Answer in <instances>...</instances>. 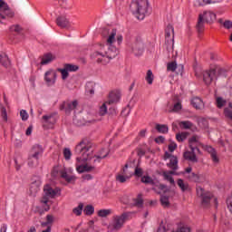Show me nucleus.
I'll return each instance as SVG.
<instances>
[{
  "label": "nucleus",
  "mask_w": 232,
  "mask_h": 232,
  "mask_svg": "<svg viewBox=\"0 0 232 232\" xmlns=\"http://www.w3.org/2000/svg\"><path fill=\"white\" fill-rule=\"evenodd\" d=\"M86 93H89L90 95H93V93H95V90H93V83L89 82L86 84Z\"/></svg>",
  "instance_id": "obj_53"
},
{
  "label": "nucleus",
  "mask_w": 232,
  "mask_h": 232,
  "mask_svg": "<svg viewBox=\"0 0 232 232\" xmlns=\"http://www.w3.org/2000/svg\"><path fill=\"white\" fill-rule=\"evenodd\" d=\"M72 173H73V169H66L58 165L53 169L51 176L53 179H64L67 182H72L75 180V177Z\"/></svg>",
  "instance_id": "obj_4"
},
{
  "label": "nucleus",
  "mask_w": 232,
  "mask_h": 232,
  "mask_svg": "<svg viewBox=\"0 0 232 232\" xmlns=\"http://www.w3.org/2000/svg\"><path fill=\"white\" fill-rule=\"evenodd\" d=\"M160 202L163 208H169V198L167 196L162 195L160 198Z\"/></svg>",
  "instance_id": "obj_49"
},
{
  "label": "nucleus",
  "mask_w": 232,
  "mask_h": 232,
  "mask_svg": "<svg viewBox=\"0 0 232 232\" xmlns=\"http://www.w3.org/2000/svg\"><path fill=\"white\" fill-rule=\"evenodd\" d=\"M143 173L144 172L142 171V169L136 167L134 169L133 175H134V177L140 178V177H142Z\"/></svg>",
  "instance_id": "obj_55"
},
{
  "label": "nucleus",
  "mask_w": 232,
  "mask_h": 232,
  "mask_svg": "<svg viewBox=\"0 0 232 232\" xmlns=\"http://www.w3.org/2000/svg\"><path fill=\"white\" fill-rule=\"evenodd\" d=\"M191 104L196 110H200V108L204 107V102H202V99L198 97H195L191 100Z\"/></svg>",
  "instance_id": "obj_29"
},
{
  "label": "nucleus",
  "mask_w": 232,
  "mask_h": 232,
  "mask_svg": "<svg viewBox=\"0 0 232 232\" xmlns=\"http://www.w3.org/2000/svg\"><path fill=\"white\" fill-rule=\"evenodd\" d=\"M173 232H191V228L186 225H179L176 229H172Z\"/></svg>",
  "instance_id": "obj_41"
},
{
  "label": "nucleus",
  "mask_w": 232,
  "mask_h": 232,
  "mask_svg": "<svg viewBox=\"0 0 232 232\" xmlns=\"http://www.w3.org/2000/svg\"><path fill=\"white\" fill-rule=\"evenodd\" d=\"M43 153H44V149L41 145H34L33 146L30 156L34 159V162H37V159L43 157Z\"/></svg>",
  "instance_id": "obj_17"
},
{
  "label": "nucleus",
  "mask_w": 232,
  "mask_h": 232,
  "mask_svg": "<svg viewBox=\"0 0 232 232\" xmlns=\"http://www.w3.org/2000/svg\"><path fill=\"white\" fill-rule=\"evenodd\" d=\"M11 32H21V27L19 25H13L11 27Z\"/></svg>",
  "instance_id": "obj_64"
},
{
  "label": "nucleus",
  "mask_w": 232,
  "mask_h": 232,
  "mask_svg": "<svg viewBox=\"0 0 232 232\" xmlns=\"http://www.w3.org/2000/svg\"><path fill=\"white\" fill-rule=\"evenodd\" d=\"M174 29L172 25H168L165 30V37L167 41H173Z\"/></svg>",
  "instance_id": "obj_32"
},
{
  "label": "nucleus",
  "mask_w": 232,
  "mask_h": 232,
  "mask_svg": "<svg viewBox=\"0 0 232 232\" xmlns=\"http://www.w3.org/2000/svg\"><path fill=\"white\" fill-rule=\"evenodd\" d=\"M77 101H72V102H65L62 105V109L65 110L66 113H70L72 110H75L78 106Z\"/></svg>",
  "instance_id": "obj_20"
},
{
  "label": "nucleus",
  "mask_w": 232,
  "mask_h": 232,
  "mask_svg": "<svg viewBox=\"0 0 232 232\" xmlns=\"http://www.w3.org/2000/svg\"><path fill=\"white\" fill-rule=\"evenodd\" d=\"M102 35L105 44H99L97 51L92 53V57L97 61V63L106 65L111 59L117 56V46L122 44L124 37L117 29L105 30Z\"/></svg>",
  "instance_id": "obj_2"
},
{
  "label": "nucleus",
  "mask_w": 232,
  "mask_h": 232,
  "mask_svg": "<svg viewBox=\"0 0 232 232\" xmlns=\"http://www.w3.org/2000/svg\"><path fill=\"white\" fill-rule=\"evenodd\" d=\"M175 150H177V143L170 142V144L169 145V150L170 151V153H173Z\"/></svg>",
  "instance_id": "obj_62"
},
{
  "label": "nucleus",
  "mask_w": 232,
  "mask_h": 232,
  "mask_svg": "<svg viewBox=\"0 0 232 232\" xmlns=\"http://www.w3.org/2000/svg\"><path fill=\"white\" fill-rule=\"evenodd\" d=\"M37 164H39V159H36V161H35V158L29 155L28 166H30L31 168H34V167L37 166Z\"/></svg>",
  "instance_id": "obj_47"
},
{
  "label": "nucleus",
  "mask_w": 232,
  "mask_h": 232,
  "mask_svg": "<svg viewBox=\"0 0 232 232\" xmlns=\"http://www.w3.org/2000/svg\"><path fill=\"white\" fill-rule=\"evenodd\" d=\"M225 115H226L228 119H231V120H232V111H231L229 109H227V108L225 109Z\"/></svg>",
  "instance_id": "obj_63"
},
{
  "label": "nucleus",
  "mask_w": 232,
  "mask_h": 232,
  "mask_svg": "<svg viewBox=\"0 0 232 232\" xmlns=\"http://www.w3.org/2000/svg\"><path fill=\"white\" fill-rule=\"evenodd\" d=\"M132 52L136 55H139V53L144 52V43L140 40L136 41L132 45Z\"/></svg>",
  "instance_id": "obj_23"
},
{
  "label": "nucleus",
  "mask_w": 232,
  "mask_h": 232,
  "mask_svg": "<svg viewBox=\"0 0 232 232\" xmlns=\"http://www.w3.org/2000/svg\"><path fill=\"white\" fill-rule=\"evenodd\" d=\"M172 126L173 130H175V126H179L181 130H191L193 123H191V121H175Z\"/></svg>",
  "instance_id": "obj_24"
},
{
  "label": "nucleus",
  "mask_w": 232,
  "mask_h": 232,
  "mask_svg": "<svg viewBox=\"0 0 232 232\" xmlns=\"http://www.w3.org/2000/svg\"><path fill=\"white\" fill-rule=\"evenodd\" d=\"M156 130L159 131V133H168L169 131L168 126L164 124H157Z\"/></svg>",
  "instance_id": "obj_46"
},
{
  "label": "nucleus",
  "mask_w": 232,
  "mask_h": 232,
  "mask_svg": "<svg viewBox=\"0 0 232 232\" xmlns=\"http://www.w3.org/2000/svg\"><path fill=\"white\" fill-rule=\"evenodd\" d=\"M205 21L200 18L198 16V24H197V29H198V32H202V30H204V24H205Z\"/></svg>",
  "instance_id": "obj_52"
},
{
  "label": "nucleus",
  "mask_w": 232,
  "mask_h": 232,
  "mask_svg": "<svg viewBox=\"0 0 232 232\" xmlns=\"http://www.w3.org/2000/svg\"><path fill=\"white\" fill-rule=\"evenodd\" d=\"M198 17H200L208 24H213V23L217 21V14L211 10L203 11L201 14H199Z\"/></svg>",
  "instance_id": "obj_10"
},
{
  "label": "nucleus",
  "mask_w": 232,
  "mask_h": 232,
  "mask_svg": "<svg viewBox=\"0 0 232 232\" xmlns=\"http://www.w3.org/2000/svg\"><path fill=\"white\" fill-rule=\"evenodd\" d=\"M217 79V71L210 70L203 72V81L207 86H209Z\"/></svg>",
  "instance_id": "obj_16"
},
{
  "label": "nucleus",
  "mask_w": 232,
  "mask_h": 232,
  "mask_svg": "<svg viewBox=\"0 0 232 232\" xmlns=\"http://www.w3.org/2000/svg\"><path fill=\"white\" fill-rule=\"evenodd\" d=\"M83 213L87 216L93 215V213H95V208L92 205H88L84 208Z\"/></svg>",
  "instance_id": "obj_44"
},
{
  "label": "nucleus",
  "mask_w": 232,
  "mask_h": 232,
  "mask_svg": "<svg viewBox=\"0 0 232 232\" xmlns=\"http://www.w3.org/2000/svg\"><path fill=\"white\" fill-rule=\"evenodd\" d=\"M56 23L60 28H68L72 26V23L70 22V19H68V16L66 15L63 9L58 10V17L56 19Z\"/></svg>",
  "instance_id": "obj_7"
},
{
  "label": "nucleus",
  "mask_w": 232,
  "mask_h": 232,
  "mask_svg": "<svg viewBox=\"0 0 232 232\" xmlns=\"http://www.w3.org/2000/svg\"><path fill=\"white\" fill-rule=\"evenodd\" d=\"M5 15H10V8L3 0H0V19H5Z\"/></svg>",
  "instance_id": "obj_22"
},
{
  "label": "nucleus",
  "mask_w": 232,
  "mask_h": 232,
  "mask_svg": "<svg viewBox=\"0 0 232 232\" xmlns=\"http://www.w3.org/2000/svg\"><path fill=\"white\" fill-rule=\"evenodd\" d=\"M165 140H166V138H164V136H159L155 138L156 144H164Z\"/></svg>",
  "instance_id": "obj_60"
},
{
  "label": "nucleus",
  "mask_w": 232,
  "mask_h": 232,
  "mask_svg": "<svg viewBox=\"0 0 232 232\" xmlns=\"http://www.w3.org/2000/svg\"><path fill=\"white\" fill-rule=\"evenodd\" d=\"M177 68L179 69V73H182V72H184V65L180 64V65L177 66L176 62H171V63H168V65H167V70L169 72H175V70H177Z\"/></svg>",
  "instance_id": "obj_25"
},
{
  "label": "nucleus",
  "mask_w": 232,
  "mask_h": 232,
  "mask_svg": "<svg viewBox=\"0 0 232 232\" xmlns=\"http://www.w3.org/2000/svg\"><path fill=\"white\" fill-rule=\"evenodd\" d=\"M188 135L189 134L188 132L178 133L176 135V139H177L178 142H184V140H186L188 139Z\"/></svg>",
  "instance_id": "obj_43"
},
{
  "label": "nucleus",
  "mask_w": 232,
  "mask_h": 232,
  "mask_svg": "<svg viewBox=\"0 0 232 232\" xmlns=\"http://www.w3.org/2000/svg\"><path fill=\"white\" fill-rule=\"evenodd\" d=\"M133 202L135 206H138V208H142V205L144 204V199H142V194H138L137 197L133 198Z\"/></svg>",
  "instance_id": "obj_40"
},
{
  "label": "nucleus",
  "mask_w": 232,
  "mask_h": 232,
  "mask_svg": "<svg viewBox=\"0 0 232 232\" xmlns=\"http://www.w3.org/2000/svg\"><path fill=\"white\" fill-rule=\"evenodd\" d=\"M195 6H207L208 0H196L194 3Z\"/></svg>",
  "instance_id": "obj_56"
},
{
  "label": "nucleus",
  "mask_w": 232,
  "mask_h": 232,
  "mask_svg": "<svg viewBox=\"0 0 232 232\" xmlns=\"http://www.w3.org/2000/svg\"><path fill=\"white\" fill-rule=\"evenodd\" d=\"M44 197L47 198H55L57 195H61V189L59 188H53L52 185L47 184L44 187Z\"/></svg>",
  "instance_id": "obj_11"
},
{
  "label": "nucleus",
  "mask_w": 232,
  "mask_h": 232,
  "mask_svg": "<svg viewBox=\"0 0 232 232\" xmlns=\"http://www.w3.org/2000/svg\"><path fill=\"white\" fill-rule=\"evenodd\" d=\"M52 61H53V55H52V53H48L42 58L41 64H49Z\"/></svg>",
  "instance_id": "obj_42"
},
{
  "label": "nucleus",
  "mask_w": 232,
  "mask_h": 232,
  "mask_svg": "<svg viewBox=\"0 0 232 232\" xmlns=\"http://www.w3.org/2000/svg\"><path fill=\"white\" fill-rule=\"evenodd\" d=\"M164 159L165 160H169V162L167 164V166H169L170 168V169H173L175 171V169H179V160L177 159V157L171 155V153L166 151L165 155H164Z\"/></svg>",
  "instance_id": "obj_14"
},
{
  "label": "nucleus",
  "mask_w": 232,
  "mask_h": 232,
  "mask_svg": "<svg viewBox=\"0 0 232 232\" xmlns=\"http://www.w3.org/2000/svg\"><path fill=\"white\" fill-rule=\"evenodd\" d=\"M188 179L191 182H204L206 180V177H204V175L195 174V172H191L188 175Z\"/></svg>",
  "instance_id": "obj_26"
},
{
  "label": "nucleus",
  "mask_w": 232,
  "mask_h": 232,
  "mask_svg": "<svg viewBox=\"0 0 232 232\" xmlns=\"http://www.w3.org/2000/svg\"><path fill=\"white\" fill-rule=\"evenodd\" d=\"M79 67L75 64L67 63L62 69H58V72L62 74V79L66 81L68 79L69 72H77Z\"/></svg>",
  "instance_id": "obj_12"
},
{
  "label": "nucleus",
  "mask_w": 232,
  "mask_h": 232,
  "mask_svg": "<svg viewBox=\"0 0 232 232\" xmlns=\"http://www.w3.org/2000/svg\"><path fill=\"white\" fill-rule=\"evenodd\" d=\"M197 150H191V151H186L183 154V157L186 160H189V162H198V159L197 158Z\"/></svg>",
  "instance_id": "obj_19"
},
{
  "label": "nucleus",
  "mask_w": 232,
  "mask_h": 232,
  "mask_svg": "<svg viewBox=\"0 0 232 232\" xmlns=\"http://www.w3.org/2000/svg\"><path fill=\"white\" fill-rule=\"evenodd\" d=\"M197 195L198 197H200L202 198V207L207 208V206L209 204L211 198L213 197V194L211 192H206L202 187L197 188Z\"/></svg>",
  "instance_id": "obj_8"
},
{
  "label": "nucleus",
  "mask_w": 232,
  "mask_h": 232,
  "mask_svg": "<svg viewBox=\"0 0 232 232\" xmlns=\"http://www.w3.org/2000/svg\"><path fill=\"white\" fill-rule=\"evenodd\" d=\"M111 213H113V210H111V208H103V209H100L97 212V215L101 218H106V217H110V215H111Z\"/></svg>",
  "instance_id": "obj_33"
},
{
  "label": "nucleus",
  "mask_w": 232,
  "mask_h": 232,
  "mask_svg": "<svg viewBox=\"0 0 232 232\" xmlns=\"http://www.w3.org/2000/svg\"><path fill=\"white\" fill-rule=\"evenodd\" d=\"M111 103H109L108 102H103L99 109V115H101V117L106 115L108 113V106H110Z\"/></svg>",
  "instance_id": "obj_36"
},
{
  "label": "nucleus",
  "mask_w": 232,
  "mask_h": 232,
  "mask_svg": "<svg viewBox=\"0 0 232 232\" xmlns=\"http://www.w3.org/2000/svg\"><path fill=\"white\" fill-rule=\"evenodd\" d=\"M178 186L180 188L181 191H188V189H189V185L184 183V180L182 179H178Z\"/></svg>",
  "instance_id": "obj_45"
},
{
  "label": "nucleus",
  "mask_w": 232,
  "mask_h": 232,
  "mask_svg": "<svg viewBox=\"0 0 232 232\" xmlns=\"http://www.w3.org/2000/svg\"><path fill=\"white\" fill-rule=\"evenodd\" d=\"M42 122L44 128H52L57 122V118L53 114L44 115Z\"/></svg>",
  "instance_id": "obj_15"
},
{
  "label": "nucleus",
  "mask_w": 232,
  "mask_h": 232,
  "mask_svg": "<svg viewBox=\"0 0 232 232\" xmlns=\"http://www.w3.org/2000/svg\"><path fill=\"white\" fill-rule=\"evenodd\" d=\"M130 179H131L130 178V176H126V174H122L121 172L116 175V180L117 182H120V184H124V182H128Z\"/></svg>",
  "instance_id": "obj_34"
},
{
  "label": "nucleus",
  "mask_w": 232,
  "mask_h": 232,
  "mask_svg": "<svg viewBox=\"0 0 232 232\" xmlns=\"http://www.w3.org/2000/svg\"><path fill=\"white\" fill-rule=\"evenodd\" d=\"M182 110V103L180 102H176L172 106L169 105L167 107V111L179 113Z\"/></svg>",
  "instance_id": "obj_27"
},
{
  "label": "nucleus",
  "mask_w": 232,
  "mask_h": 232,
  "mask_svg": "<svg viewBox=\"0 0 232 232\" xmlns=\"http://www.w3.org/2000/svg\"><path fill=\"white\" fill-rule=\"evenodd\" d=\"M44 79L47 86H53L57 82V72L53 69H49L45 72Z\"/></svg>",
  "instance_id": "obj_9"
},
{
  "label": "nucleus",
  "mask_w": 232,
  "mask_h": 232,
  "mask_svg": "<svg viewBox=\"0 0 232 232\" xmlns=\"http://www.w3.org/2000/svg\"><path fill=\"white\" fill-rule=\"evenodd\" d=\"M63 158L65 160H71L72 159V150L70 148L63 149Z\"/></svg>",
  "instance_id": "obj_50"
},
{
  "label": "nucleus",
  "mask_w": 232,
  "mask_h": 232,
  "mask_svg": "<svg viewBox=\"0 0 232 232\" xmlns=\"http://www.w3.org/2000/svg\"><path fill=\"white\" fill-rule=\"evenodd\" d=\"M34 210L35 213H39V215H43L46 213V211H50V199L47 197H43L39 204L34 207Z\"/></svg>",
  "instance_id": "obj_6"
},
{
  "label": "nucleus",
  "mask_w": 232,
  "mask_h": 232,
  "mask_svg": "<svg viewBox=\"0 0 232 232\" xmlns=\"http://www.w3.org/2000/svg\"><path fill=\"white\" fill-rule=\"evenodd\" d=\"M141 182L143 184H153V179L150 176H143L141 177Z\"/></svg>",
  "instance_id": "obj_54"
},
{
  "label": "nucleus",
  "mask_w": 232,
  "mask_h": 232,
  "mask_svg": "<svg viewBox=\"0 0 232 232\" xmlns=\"http://www.w3.org/2000/svg\"><path fill=\"white\" fill-rule=\"evenodd\" d=\"M8 122V113L6 108L0 106V124H6Z\"/></svg>",
  "instance_id": "obj_28"
},
{
  "label": "nucleus",
  "mask_w": 232,
  "mask_h": 232,
  "mask_svg": "<svg viewBox=\"0 0 232 232\" xmlns=\"http://www.w3.org/2000/svg\"><path fill=\"white\" fill-rule=\"evenodd\" d=\"M173 175H179L175 171H165L163 172V177L165 180H168V182L171 184H175V179H173Z\"/></svg>",
  "instance_id": "obj_30"
},
{
  "label": "nucleus",
  "mask_w": 232,
  "mask_h": 232,
  "mask_svg": "<svg viewBox=\"0 0 232 232\" xmlns=\"http://www.w3.org/2000/svg\"><path fill=\"white\" fill-rule=\"evenodd\" d=\"M93 144L89 140H82L74 148L76 158V171L86 173L95 169V162H101L108 157V150H102L99 154L93 153Z\"/></svg>",
  "instance_id": "obj_1"
},
{
  "label": "nucleus",
  "mask_w": 232,
  "mask_h": 232,
  "mask_svg": "<svg viewBox=\"0 0 232 232\" xmlns=\"http://www.w3.org/2000/svg\"><path fill=\"white\" fill-rule=\"evenodd\" d=\"M226 100H224L222 97H218L216 100L218 108H224V106H226Z\"/></svg>",
  "instance_id": "obj_51"
},
{
  "label": "nucleus",
  "mask_w": 232,
  "mask_h": 232,
  "mask_svg": "<svg viewBox=\"0 0 232 232\" xmlns=\"http://www.w3.org/2000/svg\"><path fill=\"white\" fill-rule=\"evenodd\" d=\"M84 208V205L80 203L77 207L72 209L73 215L76 217H81L82 215V209Z\"/></svg>",
  "instance_id": "obj_39"
},
{
  "label": "nucleus",
  "mask_w": 232,
  "mask_h": 232,
  "mask_svg": "<svg viewBox=\"0 0 232 232\" xmlns=\"http://www.w3.org/2000/svg\"><path fill=\"white\" fill-rule=\"evenodd\" d=\"M46 220L47 224H53V222L55 221V217H53V215H47Z\"/></svg>",
  "instance_id": "obj_61"
},
{
  "label": "nucleus",
  "mask_w": 232,
  "mask_h": 232,
  "mask_svg": "<svg viewBox=\"0 0 232 232\" xmlns=\"http://www.w3.org/2000/svg\"><path fill=\"white\" fill-rule=\"evenodd\" d=\"M188 146L192 151H197L200 155V150L198 148L202 147V142H200V138L198 136H192L188 140Z\"/></svg>",
  "instance_id": "obj_13"
},
{
  "label": "nucleus",
  "mask_w": 232,
  "mask_h": 232,
  "mask_svg": "<svg viewBox=\"0 0 232 232\" xmlns=\"http://www.w3.org/2000/svg\"><path fill=\"white\" fill-rule=\"evenodd\" d=\"M128 217H130L128 212H124L121 215H114L109 224V231H119V229H121V227L126 224Z\"/></svg>",
  "instance_id": "obj_5"
},
{
  "label": "nucleus",
  "mask_w": 232,
  "mask_h": 232,
  "mask_svg": "<svg viewBox=\"0 0 232 232\" xmlns=\"http://www.w3.org/2000/svg\"><path fill=\"white\" fill-rule=\"evenodd\" d=\"M205 150L210 153L213 162L218 163V156H217V151H215V149H213L211 146H207L205 147Z\"/></svg>",
  "instance_id": "obj_31"
},
{
  "label": "nucleus",
  "mask_w": 232,
  "mask_h": 232,
  "mask_svg": "<svg viewBox=\"0 0 232 232\" xmlns=\"http://www.w3.org/2000/svg\"><path fill=\"white\" fill-rule=\"evenodd\" d=\"M223 26H224V28H227V30H231L232 22L229 20H226L225 22H223Z\"/></svg>",
  "instance_id": "obj_59"
},
{
  "label": "nucleus",
  "mask_w": 232,
  "mask_h": 232,
  "mask_svg": "<svg viewBox=\"0 0 232 232\" xmlns=\"http://www.w3.org/2000/svg\"><path fill=\"white\" fill-rule=\"evenodd\" d=\"M121 101V92L119 91H112L109 94V101L107 102L109 104H115Z\"/></svg>",
  "instance_id": "obj_21"
},
{
  "label": "nucleus",
  "mask_w": 232,
  "mask_h": 232,
  "mask_svg": "<svg viewBox=\"0 0 232 232\" xmlns=\"http://www.w3.org/2000/svg\"><path fill=\"white\" fill-rule=\"evenodd\" d=\"M130 12L139 19L144 20L146 14H148V1L146 0H134L130 4Z\"/></svg>",
  "instance_id": "obj_3"
},
{
  "label": "nucleus",
  "mask_w": 232,
  "mask_h": 232,
  "mask_svg": "<svg viewBox=\"0 0 232 232\" xmlns=\"http://www.w3.org/2000/svg\"><path fill=\"white\" fill-rule=\"evenodd\" d=\"M157 232H173V229H171L169 226L166 224H161L158 228Z\"/></svg>",
  "instance_id": "obj_48"
},
{
  "label": "nucleus",
  "mask_w": 232,
  "mask_h": 232,
  "mask_svg": "<svg viewBox=\"0 0 232 232\" xmlns=\"http://www.w3.org/2000/svg\"><path fill=\"white\" fill-rule=\"evenodd\" d=\"M20 117L22 119V121H26L29 117L28 112L26 111V110H22L20 111Z\"/></svg>",
  "instance_id": "obj_57"
},
{
  "label": "nucleus",
  "mask_w": 232,
  "mask_h": 232,
  "mask_svg": "<svg viewBox=\"0 0 232 232\" xmlns=\"http://www.w3.org/2000/svg\"><path fill=\"white\" fill-rule=\"evenodd\" d=\"M227 206L230 213H232V194L227 199Z\"/></svg>",
  "instance_id": "obj_58"
},
{
  "label": "nucleus",
  "mask_w": 232,
  "mask_h": 232,
  "mask_svg": "<svg viewBox=\"0 0 232 232\" xmlns=\"http://www.w3.org/2000/svg\"><path fill=\"white\" fill-rule=\"evenodd\" d=\"M0 63L5 68H7V66H10V60L8 59V56L6 55V53H0Z\"/></svg>",
  "instance_id": "obj_37"
},
{
  "label": "nucleus",
  "mask_w": 232,
  "mask_h": 232,
  "mask_svg": "<svg viewBox=\"0 0 232 232\" xmlns=\"http://www.w3.org/2000/svg\"><path fill=\"white\" fill-rule=\"evenodd\" d=\"M145 80L148 84L150 85L153 84V81H155V75L153 74V72L151 70L147 71Z\"/></svg>",
  "instance_id": "obj_38"
},
{
  "label": "nucleus",
  "mask_w": 232,
  "mask_h": 232,
  "mask_svg": "<svg viewBox=\"0 0 232 232\" xmlns=\"http://www.w3.org/2000/svg\"><path fill=\"white\" fill-rule=\"evenodd\" d=\"M120 173L126 175L127 177H133V171L131 170V167L130 165L126 164L122 169L120 171Z\"/></svg>",
  "instance_id": "obj_35"
},
{
  "label": "nucleus",
  "mask_w": 232,
  "mask_h": 232,
  "mask_svg": "<svg viewBox=\"0 0 232 232\" xmlns=\"http://www.w3.org/2000/svg\"><path fill=\"white\" fill-rule=\"evenodd\" d=\"M40 189H41V179H36L33 181L29 188L30 195H32V197H35V195L39 193Z\"/></svg>",
  "instance_id": "obj_18"
}]
</instances>
